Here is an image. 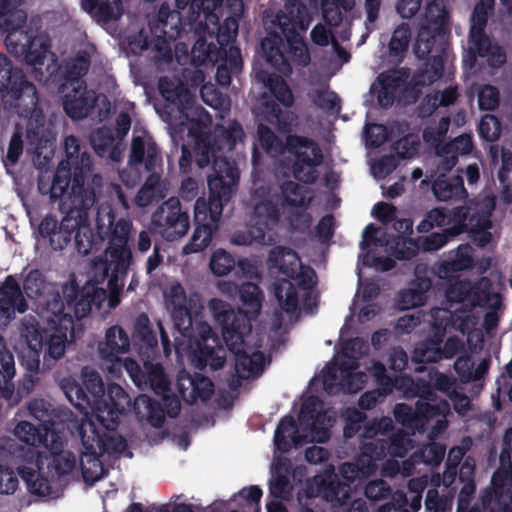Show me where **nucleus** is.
<instances>
[{
  "label": "nucleus",
  "instance_id": "obj_64",
  "mask_svg": "<svg viewBox=\"0 0 512 512\" xmlns=\"http://www.w3.org/2000/svg\"><path fill=\"white\" fill-rule=\"evenodd\" d=\"M147 381L157 395L170 392V381L163 366L159 363L150 365L147 370Z\"/></svg>",
  "mask_w": 512,
  "mask_h": 512
},
{
  "label": "nucleus",
  "instance_id": "obj_37",
  "mask_svg": "<svg viewBox=\"0 0 512 512\" xmlns=\"http://www.w3.org/2000/svg\"><path fill=\"white\" fill-rule=\"evenodd\" d=\"M432 192L438 201H461L468 197L461 175L447 177L439 175L432 183Z\"/></svg>",
  "mask_w": 512,
  "mask_h": 512
},
{
  "label": "nucleus",
  "instance_id": "obj_4",
  "mask_svg": "<svg viewBox=\"0 0 512 512\" xmlns=\"http://www.w3.org/2000/svg\"><path fill=\"white\" fill-rule=\"evenodd\" d=\"M449 20V11L442 0H432L427 4L414 45L417 58L426 59L432 54L417 74L420 85H431L443 76L449 49Z\"/></svg>",
  "mask_w": 512,
  "mask_h": 512
},
{
  "label": "nucleus",
  "instance_id": "obj_35",
  "mask_svg": "<svg viewBox=\"0 0 512 512\" xmlns=\"http://www.w3.org/2000/svg\"><path fill=\"white\" fill-rule=\"evenodd\" d=\"M377 81L380 85L377 92V102L381 108L388 109L393 106L405 85V77L400 71L391 70L379 74Z\"/></svg>",
  "mask_w": 512,
  "mask_h": 512
},
{
  "label": "nucleus",
  "instance_id": "obj_56",
  "mask_svg": "<svg viewBox=\"0 0 512 512\" xmlns=\"http://www.w3.org/2000/svg\"><path fill=\"white\" fill-rule=\"evenodd\" d=\"M0 398L10 399L14 392L12 379L15 375L14 357L11 353H4L0 358Z\"/></svg>",
  "mask_w": 512,
  "mask_h": 512
},
{
  "label": "nucleus",
  "instance_id": "obj_13",
  "mask_svg": "<svg viewBox=\"0 0 512 512\" xmlns=\"http://www.w3.org/2000/svg\"><path fill=\"white\" fill-rule=\"evenodd\" d=\"M128 162L131 166L144 163L146 171L151 172L135 197L136 205L146 207L163 199L161 177L155 173L156 168L162 166L161 152L157 144L151 139L145 141L140 136L133 137Z\"/></svg>",
  "mask_w": 512,
  "mask_h": 512
},
{
  "label": "nucleus",
  "instance_id": "obj_41",
  "mask_svg": "<svg viewBox=\"0 0 512 512\" xmlns=\"http://www.w3.org/2000/svg\"><path fill=\"white\" fill-rule=\"evenodd\" d=\"M29 415L38 421L44 432L57 433L58 415L52 405L44 399H33L28 403Z\"/></svg>",
  "mask_w": 512,
  "mask_h": 512
},
{
  "label": "nucleus",
  "instance_id": "obj_49",
  "mask_svg": "<svg viewBox=\"0 0 512 512\" xmlns=\"http://www.w3.org/2000/svg\"><path fill=\"white\" fill-rule=\"evenodd\" d=\"M83 6L104 22L120 19L124 11L122 0H84Z\"/></svg>",
  "mask_w": 512,
  "mask_h": 512
},
{
  "label": "nucleus",
  "instance_id": "obj_46",
  "mask_svg": "<svg viewBox=\"0 0 512 512\" xmlns=\"http://www.w3.org/2000/svg\"><path fill=\"white\" fill-rule=\"evenodd\" d=\"M397 382L399 384V390H402L404 396L408 399L418 397V401H433L437 398L431 381L428 382L424 379H413L410 376H401Z\"/></svg>",
  "mask_w": 512,
  "mask_h": 512
},
{
  "label": "nucleus",
  "instance_id": "obj_25",
  "mask_svg": "<svg viewBox=\"0 0 512 512\" xmlns=\"http://www.w3.org/2000/svg\"><path fill=\"white\" fill-rule=\"evenodd\" d=\"M29 308L21 286L15 276L7 275L0 282V328H5L17 314H24Z\"/></svg>",
  "mask_w": 512,
  "mask_h": 512
},
{
  "label": "nucleus",
  "instance_id": "obj_47",
  "mask_svg": "<svg viewBox=\"0 0 512 512\" xmlns=\"http://www.w3.org/2000/svg\"><path fill=\"white\" fill-rule=\"evenodd\" d=\"M244 136L245 134L241 124L237 121H232L229 123L228 127L218 126L212 141L223 154L226 151H232L237 142L241 141Z\"/></svg>",
  "mask_w": 512,
  "mask_h": 512
},
{
  "label": "nucleus",
  "instance_id": "obj_44",
  "mask_svg": "<svg viewBox=\"0 0 512 512\" xmlns=\"http://www.w3.org/2000/svg\"><path fill=\"white\" fill-rule=\"evenodd\" d=\"M281 204L283 207L291 206L297 208H307L312 200L311 196H307L309 191L299 183L286 180L280 186Z\"/></svg>",
  "mask_w": 512,
  "mask_h": 512
},
{
  "label": "nucleus",
  "instance_id": "obj_51",
  "mask_svg": "<svg viewBox=\"0 0 512 512\" xmlns=\"http://www.w3.org/2000/svg\"><path fill=\"white\" fill-rule=\"evenodd\" d=\"M275 240L274 235L264 233L261 228L253 223L246 229L235 231L231 236V243L236 246H249L253 243L273 245Z\"/></svg>",
  "mask_w": 512,
  "mask_h": 512
},
{
  "label": "nucleus",
  "instance_id": "obj_62",
  "mask_svg": "<svg viewBox=\"0 0 512 512\" xmlns=\"http://www.w3.org/2000/svg\"><path fill=\"white\" fill-rule=\"evenodd\" d=\"M341 416L345 422L343 436L346 440L353 438L360 432L362 424L367 418L363 411L355 407L345 408Z\"/></svg>",
  "mask_w": 512,
  "mask_h": 512
},
{
  "label": "nucleus",
  "instance_id": "obj_10",
  "mask_svg": "<svg viewBox=\"0 0 512 512\" xmlns=\"http://www.w3.org/2000/svg\"><path fill=\"white\" fill-rule=\"evenodd\" d=\"M230 199V186L224 185L217 177L209 181V198L200 197L195 202V229L189 242L182 249L184 254L202 252L211 244L213 234L219 228L223 207Z\"/></svg>",
  "mask_w": 512,
  "mask_h": 512
},
{
  "label": "nucleus",
  "instance_id": "obj_30",
  "mask_svg": "<svg viewBox=\"0 0 512 512\" xmlns=\"http://www.w3.org/2000/svg\"><path fill=\"white\" fill-rule=\"evenodd\" d=\"M224 0H195L187 11V24L194 32H203L210 24L218 23L216 10L221 8Z\"/></svg>",
  "mask_w": 512,
  "mask_h": 512
},
{
  "label": "nucleus",
  "instance_id": "obj_21",
  "mask_svg": "<svg viewBox=\"0 0 512 512\" xmlns=\"http://www.w3.org/2000/svg\"><path fill=\"white\" fill-rule=\"evenodd\" d=\"M492 295V283L487 277L476 282L466 279L451 281L445 291L448 302L462 303L471 308L488 306Z\"/></svg>",
  "mask_w": 512,
  "mask_h": 512
},
{
  "label": "nucleus",
  "instance_id": "obj_17",
  "mask_svg": "<svg viewBox=\"0 0 512 512\" xmlns=\"http://www.w3.org/2000/svg\"><path fill=\"white\" fill-rule=\"evenodd\" d=\"M20 336L26 347L22 351V364L30 372H39L41 366V355L43 356V368L50 369L62 357L52 359L47 356L48 337L41 332L38 320L32 316H25L19 327Z\"/></svg>",
  "mask_w": 512,
  "mask_h": 512
},
{
  "label": "nucleus",
  "instance_id": "obj_22",
  "mask_svg": "<svg viewBox=\"0 0 512 512\" xmlns=\"http://www.w3.org/2000/svg\"><path fill=\"white\" fill-rule=\"evenodd\" d=\"M253 197L255 203L251 222L268 234L269 231L274 230L281 220L284 209L280 203L281 195L271 194L269 187L260 186L255 189Z\"/></svg>",
  "mask_w": 512,
  "mask_h": 512
},
{
  "label": "nucleus",
  "instance_id": "obj_38",
  "mask_svg": "<svg viewBox=\"0 0 512 512\" xmlns=\"http://www.w3.org/2000/svg\"><path fill=\"white\" fill-rule=\"evenodd\" d=\"M511 481L510 471L496 470L491 480L493 492L483 498V503L512 509Z\"/></svg>",
  "mask_w": 512,
  "mask_h": 512
},
{
  "label": "nucleus",
  "instance_id": "obj_16",
  "mask_svg": "<svg viewBox=\"0 0 512 512\" xmlns=\"http://www.w3.org/2000/svg\"><path fill=\"white\" fill-rule=\"evenodd\" d=\"M266 87L272 98L262 96L263 119L274 125L279 132H290L296 116L292 111L280 107V104L286 109L294 105L295 99L289 85L280 75L270 74L267 76Z\"/></svg>",
  "mask_w": 512,
  "mask_h": 512
},
{
  "label": "nucleus",
  "instance_id": "obj_28",
  "mask_svg": "<svg viewBox=\"0 0 512 512\" xmlns=\"http://www.w3.org/2000/svg\"><path fill=\"white\" fill-rule=\"evenodd\" d=\"M64 445L62 437L58 433H52L50 443L46 447L49 453V457H46L48 472L58 478L71 473L77 463L76 454L65 450Z\"/></svg>",
  "mask_w": 512,
  "mask_h": 512
},
{
  "label": "nucleus",
  "instance_id": "obj_1",
  "mask_svg": "<svg viewBox=\"0 0 512 512\" xmlns=\"http://www.w3.org/2000/svg\"><path fill=\"white\" fill-rule=\"evenodd\" d=\"M312 17L301 0H287L284 10L276 15V24L281 34L268 32L260 46L267 63L277 71L289 75L292 64L306 67L311 61L310 53L301 33L309 28Z\"/></svg>",
  "mask_w": 512,
  "mask_h": 512
},
{
  "label": "nucleus",
  "instance_id": "obj_3",
  "mask_svg": "<svg viewBox=\"0 0 512 512\" xmlns=\"http://www.w3.org/2000/svg\"><path fill=\"white\" fill-rule=\"evenodd\" d=\"M131 407L129 394L120 385L109 384L95 416L105 431L101 433L90 420H83L78 426L85 456L100 462L99 458L105 454L120 455L126 450L127 441L117 432V428L120 416Z\"/></svg>",
  "mask_w": 512,
  "mask_h": 512
},
{
  "label": "nucleus",
  "instance_id": "obj_14",
  "mask_svg": "<svg viewBox=\"0 0 512 512\" xmlns=\"http://www.w3.org/2000/svg\"><path fill=\"white\" fill-rule=\"evenodd\" d=\"M38 101L36 87L28 81L23 70L0 54V105L5 109H20L23 105L25 111H31Z\"/></svg>",
  "mask_w": 512,
  "mask_h": 512
},
{
  "label": "nucleus",
  "instance_id": "obj_18",
  "mask_svg": "<svg viewBox=\"0 0 512 512\" xmlns=\"http://www.w3.org/2000/svg\"><path fill=\"white\" fill-rule=\"evenodd\" d=\"M151 224L156 233L171 242L186 235L190 228V216L179 198L170 197L153 212Z\"/></svg>",
  "mask_w": 512,
  "mask_h": 512
},
{
  "label": "nucleus",
  "instance_id": "obj_7",
  "mask_svg": "<svg viewBox=\"0 0 512 512\" xmlns=\"http://www.w3.org/2000/svg\"><path fill=\"white\" fill-rule=\"evenodd\" d=\"M225 10L227 15L222 23L218 16L217 24H210V28L203 32H194L197 39L191 49V61L195 66L229 63L237 68L242 64L240 49L233 43L244 12L236 15L232 9Z\"/></svg>",
  "mask_w": 512,
  "mask_h": 512
},
{
  "label": "nucleus",
  "instance_id": "obj_12",
  "mask_svg": "<svg viewBox=\"0 0 512 512\" xmlns=\"http://www.w3.org/2000/svg\"><path fill=\"white\" fill-rule=\"evenodd\" d=\"M37 310L47 319L46 327H41V332L48 337L47 356L52 359L63 357L68 343V333L73 336L74 320L60 292H46L37 301Z\"/></svg>",
  "mask_w": 512,
  "mask_h": 512
},
{
  "label": "nucleus",
  "instance_id": "obj_20",
  "mask_svg": "<svg viewBox=\"0 0 512 512\" xmlns=\"http://www.w3.org/2000/svg\"><path fill=\"white\" fill-rule=\"evenodd\" d=\"M196 164L199 168L208 166L212 160L213 173L208 176L207 184L213 178H220L224 185L230 186L233 195L238 182L239 171L234 162H230L212 140L198 141L196 148Z\"/></svg>",
  "mask_w": 512,
  "mask_h": 512
},
{
  "label": "nucleus",
  "instance_id": "obj_45",
  "mask_svg": "<svg viewBox=\"0 0 512 512\" xmlns=\"http://www.w3.org/2000/svg\"><path fill=\"white\" fill-rule=\"evenodd\" d=\"M397 382L399 384V390H402L404 396L408 399L418 397V401H433L437 398L431 381L428 382L424 379H413L410 376H401Z\"/></svg>",
  "mask_w": 512,
  "mask_h": 512
},
{
  "label": "nucleus",
  "instance_id": "obj_52",
  "mask_svg": "<svg viewBox=\"0 0 512 512\" xmlns=\"http://www.w3.org/2000/svg\"><path fill=\"white\" fill-rule=\"evenodd\" d=\"M354 6L355 0H321L323 20L330 27H338L342 24L343 13Z\"/></svg>",
  "mask_w": 512,
  "mask_h": 512
},
{
  "label": "nucleus",
  "instance_id": "obj_59",
  "mask_svg": "<svg viewBox=\"0 0 512 512\" xmlns=\"http://www.w3.org/2000/svg\"><path fill=\"white\" fill-rule=\"evenodd\" d=\"M411 40V29L408 23H401L392 33L388 48L391 56L403 58Z\"/></svg>",
  "mask_w": 512,
  "mask_h": 512
},
{
  "label": "nucleus",
  "instance_id": "obj_39",
  "mask_svg": "<svg viewBox=\"0 0 512 512\" xmlns=\"http://www.w3.org/2000/svg\"><path fill=\"white\" fill-rule=\"evenodd\" d=\"M270 268L277 269L288 278H294L300 265L297 253L285 246H276L270 250L268 255Z\"/></svg>",
  "mask_w": 512,
  "mask_h": 512
},
{
  "label": "nucleus",
  "instance_id": "obj_9",
  "mask_svg": "<svg viewBox=\"0 0 512 512\" xmlns=\"http://www.w3.org/2000/svg\"><path fill=\"white\" fill-rule=\"evenodd\" d=\"M109 217L103 218L100 225V233L109 234L108 244L105 248V259L95 261L92 268L91 281L102 284L109 277L125 280L133 255L129 245L132 231V221L119 218L114 227L111 226Z\"/></svg>",
  "mask_w": 512,
  "mask_h": 512
},
{
  "label": "nucleus",
  "instance_id": "obj_36",
  "mask_svg": "<svg viewBox=\"0 0 512 512\" xmlns=\"http://www.w3.org/2000/svg\"><path fill=\"white\" fill-rule=\"evenodd\" d=\"M305 442L306 436L299 433L292 416H285L279 421L274 434V444L281 453H287L292 448L302 447Z\"/></svg>",
  "mask_w": 512,
  "mask_h": 512
},
{
  "label": "nucleus",
  "instance_id": "obj_8",
  "mask_svg": "<svg viewBox=\"0 0 512 512\" xmlns=\"http://www.w3.org/2000/svg\"><path fill=\"white\" fill-rule=\"evenodd\" d=\"M59 200L65 216L59 221L55 215L47 214L37 228L38 243L52 251H62L70 244L75 228L88 218V210L96 203L92 192L83 198L66 195Z\"/></svg>",
  "mask_w": 512,
  "mask_h": 512
},
{
  "label": "nucleus",
  "instance_id": "obj_55",
  "mask_svg": "<svg viewBox=\"0 0 512 512\" xmlns=\"http://www.w3.org/2000/svg\"><path fill=\"white\" fill-rule=\"evenodd\" d=\"M442 342V339L433 336L419 343L413 350L412 361L419 365L440 361V345Z\"/></svg>",
  "mask_w": 512,
  "mask_h": 512
},
{
  "label": "nucleus",
  "instance_id": "obj_43",
  "mask_svg": "<svg viewBox=\"0 0 512 512\" xmlns=\"http://www.w3.org/2000/svg\"><path fill=\"white\" fill-rule=\"evenodd\" d=\"M14 436L26 446L35 449L41 445L47 447L51 440V433H46L40 426L28 421H20L14 428Z\"/></svg>",
  "mask_w": 512,
  "mask_h": 512
},
{
  "label": "nucleus",
  "instance_id": "obj_19",
  "mask_svg": "<svg viewBox=\"0 0 512 512\" xmlns=\"http://www.w3.org/2000/svg\"><path fill=\"white\" fill-rule=\"evenodd\" d=\"M5 38L7 51L29 65H42L50 50V40L43 35H34L7 23Z\"/></svg>",
  "mask_w": 512,
  "mask_h": 512
},
{
  "label": "nucleus",
  "instance_id": "obj_61",
  "mask_svg": "<svg viewBox=\"0 0 512 512\" xmlns=\"http://www.w3.org/2000/svg\"><path fill=\"white\" fill-rule=\"evenodd\" d=\"M21 289L24 296L26 295L29 299L36 302L40 300L46 293V281L43 274L37 269L31 270L24 278Z\"/></svg>",
  "mask_w": 512,
  "mask_h": 512
},
{
  "label": "nucleus",
  "instance_id": "obj_63",
  "mask_svg": "<svg viewBox=\"0 0 512 512\" xmlns=\"http://www.w3.org/2000/svg\"><path fill=\"white\" fill-rule=\"evenodd\" d=\"M390 457L403 458L413 448L410 435L404 430L398 429L387 437Z\"/></svg>",
  "mask_w": 512,
  "mask_h": 512
},
{
  "label": "nucleus",
  "instance_id": "obj_24",
  "mask_svg": "<svg viewBox=\"0 0 512 512\" xmlns=\"http://www.w3.org/2000/svg\"><path fill=\"white\" fill-rule=\"evenodd\" d=\"M109 217L108 220L111 222V226L114 227L116 223V216L111 208H101L97 211L95 232L89 224L87 219L81 221L77 228H75L74 242L77 252L83 256L88 255L92 251H98L102 248L105 240H107L109 234L100 233V225L102 224L103 218Z\"/></svg>",
  "mask_w": 512,
  "mask_h": 512
},
{
  "label": "nucleus",
  "instance_id": "obj_58",
  "mask_svg": "<svg viewBox=\"0 0 512 512\" xmlns=\"http://www.w3.org/2000/svg\"><path fill=\"white\" fill-rule=\"evenodd\" d=\"M83 385L92 399L93 413L96 415L106 391L102 377L96 371H84Z\"/></svg>",
  "mask_w": 512,
  "mask_h": 512
},
{
  "label": "nucleus",
  "instance_id": "obj_40",
  "mask_svg": "<svg viewBox=\"0 0 512 512\" xmlns=\"http://www.w3.org/2000/svg\"><path fill=\"white\" fill-rule=\"evenodd\" d=\"M133 409L138 419H145L155 428L162 427L165 422V410L162 404L145 394L135 398Z\"/></svg>",
  "mask_w": 512,
  "mask_h": 512
},
{
  "label": "nucleus",
  "instance_id": "obj_6",
  "mask_svg": "<svg viewBox=\"0 0 512 512\" xmlns=\"http://www.w3.org/2000/svg\"><path fill=\"white\" fill-rule=\"evenodd\" d=\"M496 208L494 196L485 195L469 200L463 206L452 209L436 207L425 214L418 224L420 233H428L434 227L448 228L458 225L456 212L461 216L463 233H469L473 243L479 248H485L492 241V213Z\"/></svg>",
  "mask_w": 512,
  "mask_h": 512
},
{
  "label": "nucleus",
  "instance_id": "obj_27",
  "mask_svg": "<svg viewBox=\"0 0 512 512\" xmlns=\"http://www.w3.org/2000/svg\"><path fill=\"white\" fill-rule=\"evenodd\" d=\"M63 93V109L73 120L86 118L94 109L97 95L94 90L88 89L87 84L70 86Z\"/></svg>",
  "mask_w": 512,
  "mask_h": 512
},
{
  "label": "nucleus",
  "instance_id": "obj_53",
  "mask_svg": "<svg viewBox=\"0 0 512 512\" xmlns=\"http://www.w3.org/2000/svg\"><path fill=\"white\" fill-rule=\"evenodd\" d=\"M417 417L419 429L424 431L426 424L437 417H445L449 411V404L444 399L433 401H417L416 402Z\"/></svg>",
  "mask_w": 512,
  "mask_h": 512
},
{
  "label": "nucleus",
  "instance_id": "obj_33",
  "mask_svg": "<svg viewBox=\"0 0 512 512\" xmlns=\"http://www.w3.org/2000/svg\"><path fill=\"white\" fill-rule=\"evenodd\" d=\"M130 339L120 326H112L105 333V340L99 343L98 351L102 359L117 362L119 355L128 352Z\"/></svg>",
  "mask_w": 512,
  "mask_h": 512
},
{
  "label": "nucleus",
  "instance_id": "obj_2",
  "mask_svg": "<svg viewBox=\"0 0 512 512\" xmlns=\"http://www.w3.org/2000/svg\"><path fill=\"white\" fill-rule=\"evenodd\" d=\"M167 305L171 310L174 328L187 339L191 352L190 360L198 370L209 367L221 369L226 362V350L211 326L202 320L199 312L187 306V297L181 285L172 286Z\"/></svg>",
  "mask_w": 512,
  "mask_h": 512
},
{
  "label": "nucleus",
  "instance_id": "obj_11",
  "mask_svg": "<svg viewBox=\"0 0 512 512\" xmlns=\"http://www.w3.org/2000/svg\"><path fill=\"white\" fill-rule=\"evenodd\" d=\"M184 10H171L169 4L163 3L156 16L149 20L151 38L141 31L138 39L131 44L140 51L152 48L156 64H168L173 59L171 43L181 36L182 32H194L187 24Z\"/></svg>",
  "mask_w": 512,
  "mask_h": 512
},
{
  "label": "nucleus",
  "instance_id": "obj_48",
  "mask_svg": "<svg viewBox=\"0 0 512 512\" xmlns=\"http://www.w3.org/2000/svg\"><path fill=\"white\" fill-rule=\"evenodd\" d=\"M15 438L4 437L0 442V456L5 458L19 459L28 463L36 461L39 467V454L33 448L24 446Z\"/></svg>",
  "mask_w": 512,
  "mask_h": 512
},
{
  "label": "nucleus",
  "instance_id": "obj_31",
  "mask_svg": "<svg viewBox=\"0 0 512 512\" xmlns=\"http://www.w3.org/2000/svg\"><path fill=\"white\" fill-rule=\"evenodd\" d=\"M299 420L301 424L307 422L310 426L312 440L317 443H325L330 439V428L333 426L334 419L326 412H316L315 408L309 404H303Z\"/></svg>",
  "mask_w": 512,
  "mask_h": 512
},
{
  "label": "nucleus",
  "instance_id": "obj_50",
  "mask_svg": "<svg viewBox=\"0 0 512 512\" xmlns=\"http://www.w3.org/2000/svg\"><path fill=\"white\" fill-rule=\"evenodd\" d=\"M274 295L280 308L286 313H294L299 304L298 291L293 282L279 279L274 283Z\"/></svg>",
  "mask_w": 512,
  "mask_h": 512
},
{
  "label": "nucleus",
  "instance_id": "obj_60",
  "mask_svg": "<svg viewBox=\"0 0 512 512\" xmlns=\"http://www.w3.org/2000/svg\"><path fill=\"white\" fill-rule=\"evenodd\" d=\"M259 143L267 154L278 155L286 152V141L279 139L271 128L264 124L257 127Z\"/></svg>",
  "mask_w": 512,
  "mask_h": 512
},
{
  "label": "nucleus",
  "instance_id": "obj_42",
  "mask_svg": "<svg viewBox=\"0 0 512 512\" xmlns=\"http://www.w3.org/2000/svg\"><path fill=\"white\" fill-rule=\"evenodd\" d=\"M456 221L458 225L455 227L444 228L441 232H433L427 236L420 237L418 243L422 250L427 252L437 251L457 236L463 234L462 220L458 212H456Z\"/></svg>",
  "mask_w": 512,
  "mask_h": 512
},
{
  "label": "nucleus",
  "instance_id": "obj_34",
  "mask_svg": "<svg viewBox=\"0 0 512 512\" xmlns=\"http://www.w3.org/2000/svg\"><path fill=\"white\" fill-rule=\"evenodd\" d=\"M132 337L134 345L139 349L140 355L149 358L156 354L158 340L146 313L139 314L135 319Z\"/></svg>",
  "mask_w": 512,
  "mask_h": 512
},
{
  "label": "nucleus",
  "instance_id": "obj_54",
  "mask_svg": "<svg viewBox=\"0 0 512 512\" xmlns=\"http://www.w3.org/2000/svg\"><path fill=\"white\" fill-rule=\"evenodd\" d=\"M320 490L323 497L328 501L340 506H346L351 498V487L348 483L342 482L337 476L329 481H323Z\"/></svg>",
  "mask_w": 512,
  "mask_h": 512
},
{
  "label": "nucleus",
  "instance_id": "obj_57",
  "mask_svg": "<svg viewBox=\"0 0 512 512\" xmlns=\"http://www.w3.org/2000/svg\"><path fill=\"white\" fill-rule=\"evenodd\" d=\"M63 389L69 402L79 410V412L85 415L88 414L89 409L93 412L92 399H90L84 385L73 382L64 385Z\"/></svg>",
  "mask_w": 512,
  "mask_h": 512
},
{
  "label": "nucleus",
  "instance_id": "obj_5",
  "mask_svg": "<svg viewBox=\"0 0 512 512\" xmlns=\"http://www.w3.org/2000/svg\"><path fill=\"white\" fill-rule=\"evenodd\" d=\"M64 151L66 158L59 163L48 189L51 201L66 195L83 198L89 192L96 201L102 188V177L93 174V161L86 145L78 137L69 135L64 139Z\"/></svg>",
  "mask_w": 512,
  "mask_h": 512
},
{
  "label": "nucleus",
  "instance_id": "obj_15",
  "mask_svg": "<svg viewBox=\"0 0 512 512\" xmlns=\"http://www.w3.org/2000/svg\"><path fill=\"white\" fill-rule=\"evenodd\" d=\"M286 152L294 157L292 175L298 182L313 185L319 179L317 168L324 161L320 145L312 138L297 134L286 136Z\"/></svg>",
  "mask_w": 512,
  "mask_h": 512
},
{
  "label": "nucleus",
  "instance_id": "obj_26",
  "mask_svg": "<svg viewBox=\"0 0 512 512\" xmlns=\"http://www.w3.org/2000/svg\"><path fill=\"white\" fill-rule=\"evenodd\" d=\"M225 342L228 350L235 356V370L241 379H250L261 375L265 365L264 353L259 350H251L245 343L244 337Z\"/></svg>",
  "mask_w": 512,
  "mask_h": 512
},
{
  "label": "nucleus",
  "instance_id": "obj_32",
  "mask_svg": "<svg viewBox=\"0 0 512 512\" xmlns=\"http://www.w3.org/2000/svg\"><path fill=\"white\" fill-rule=\"evenodd\" d=\"M90 65V56L85 51H80L75 57L65 60L61 67L63 82L59 87V91L64 92L70 86L87 84L83 77L88 73Z\"/></svg>",
  "mask_w": 512,
  "mask_h": 512
},
{
  "label": "nucleus",
  "instance_id": "obj_23",
  "mask_svg": "<svg viewBox=\"0 0 512 512\" xmlns=\"http://www.w3.org/2000/svg\"><path fill=\"white\" fill-rule=\"evenodd\" d=\"M208 307L215 322L221 327L224 342L234 339L239 340L240 334H249L252 325L247 316L242 312H236L233 307L224 300L213 298Z\"/></svg>",
  "mask_w": 512,
  "mask_h": 512
},
{
  "label": "nucleus",
  "instance_id": "obj_29",
  "mask_svg": "<svg viewBox=\"0 0 512 512\" xmlns=\"http://www.w3.org/2000/svg\"><path fill=\"white\" fill-rule=\"evenodd\" d=\"M158 89L166 101V108L171 111L177 110L181 115L188 118L187 110L192 108L193 97L182 84L175 82L167 76L159 79Z\"/></svg>",
  "mask_w": 512,
  "mask_h": 512
}]
</instances>
